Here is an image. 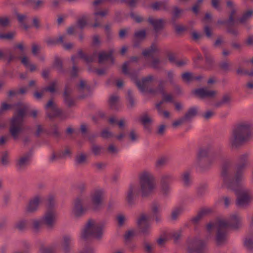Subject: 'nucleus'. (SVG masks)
Returning a JSON list of instances; mask_svg holds the SVG:
<instances>
[{"label": "nucleus", "instance_id": "obj_1", "mask_svg": "<svg viewBox=\"0 0 253 253\" xmlns=\"http://www.w3.org/2000/svg\"><path fill=\"white\" fill-rule=\"evenodd\" d=\"M104 191L103 189H93L89 196H81L76 198L73 203L72 215L79 218L83 216L89 211H99L103 206Z\"/></svg>", "mask_w": 253, "mask_h": 253}, {"label": "nucleus", "instance_id": "obj_2", "mask_svg": "<svg viewBox=\"0 0 253 253\" xmlns=\"http://www.w3.org/2000/svg\"><path fill=\"white\" fill-rule=\"evenodd\" d=\"M239 163L237 166L235 177H231L230 175V170L232 167V163L230 161H225L222 165L221 176L223 178V188L226 185L227 188L235 192L242 189L241 181L244 170L248 164V155L247 154L241 155L239 158Z\"/></svg>", "mask_w": 253, "mask_h": 253}, {"label": "nucleus", "instance_id": "obj_3", "mask_svg": "<svg viewBox=\"0 0 253 253\" xmlns=\"http://www.w3.org/2000/svg\"><path fill=\"white\" fill-rule=\"evenodd\" d=\"M252 134V127L251 124L241 123L235 127L230 139L232 148H239L244 143L248 141Z\"/></svg>", "mask_w": 253, "mask_h": 253}, {"label": "nucleus", "instance_id": "obj_4", "mask_svg": "<svg viewBox=\"0 0 253 253\" xmlns=\"http://www.w3.org/2000/svg\"><path fill=\"white\" fill-rule=\"evenodd\" d=\"M105 222L90 219L86 223L82 232V238L84 240L89 238L100 239L103 236Z\"/></svg>", "mask_w": 253, "mask_h": 253}, {"label": "nucleus", "instance_id": "obj_5", "mask_svg": "<svg viewBox=\"0 0 253 253\" xmlns=\"http://www.w3.org/2000/svg\"><path fill=\"white\" fill-rule=\"evenodd\" d=\"M114 52L113 49H111L108 51H102L100 52L98 55V63L100 64H106V65L104 67L100 68L89 67V70L99 76L105 74L108 67L114 63V59L113 56Z\"/></svg>", "mask_w": 253, "mask_h": 253}, {"label": "nucleus", "instance_id": "obj_6", "mask_svg": "<svg viewBox=\"0 0 253 253\" xmlns=\"http://www.w3.org/2000/svg\"><path fill=\"white\" fill-rule=\"evenodd\" d=\"M159 51L157 44L153 42L150 46L143 50V66L152 68L154 69H160L161 60L159 58H154V54Z\"/></svg>", "mask_w": 253, "mask_h": 253}, {"label": "nucleus", "instance_id": "obj_7", "mask_svg": "<svg viewBox=\"0 0 253 253\" xmlns=\"http://www.w3.org/2000/svg\"><path fill=\"white\" fill-rule=\"evenodd\" d=\"M156 178L154 175L147 171H143V198H149L155 194Z\"/></svg>", "mask_w": 253, "mask_h": 253}, {"label": "nucleus", "instance_id": "obj_8", "mask_svg": "<svg viewBox=\"0 0 253 253\" xmlns=\"http://www.w3.org/2000/svg\"><path fill=\"white\" fill-rule=\"evenodd\" d=\"M142 191V175H139L138 182L131 183L126 194V200L129 205L135 204L136 201Z\"/></svg>", "mask_w": 253, "mask_h": 253}, {"label": "nucleus", "instance_id": "obj_9", "mask_svg": "<svg viewBox=\"0 0 253 253\" xmlns=\"http://www.w3.org/2000/svg\"><path fill=\"white\" fill-rule=\"evenodd\" d=\"M97 56V52L96 51H94L92 54L87 55L84 53L82 50L79 51L77 55L72 56L71 59L73 66L71 71L72 77H76L77 76L78 69L76 64L78 63L79 58L83 59L87 64H89L95 60Z\"/></svg>", "mask_w": 253, "mask_h": 253}, {"label": "nucleus", "instance_id": "obj_10", "mask_svg": "<svg viewBox=\"0 0 253 253\" xmlns=\"http://www.w3.org/2000/svg\"><path fill=\"white\" fill-rule=\"evenodd\" d=\"M137 59V57H132L130 61L125 62L122 65V70L124 74L129 77L141 92L142 91V81L138 77V71L133 70L131 67L130 69L128 68L130 62H136Z\"/></svg>", "mask_w": 253, "mask_h": 253}, {"label": "nucleus", "instance_id": "obj_11", "mask_svg": "<svg viewBox=\"0 0 253 253\" xmlns=\"http://www.w3.org/2000/svg\"><path fill=\"white\" fill-rule=\"evenodd\" d=\"M216 232L215 234V243L217 246H221L225 244L228 240V230L226 227V224L220 222L218 219L216 220Z\"/></svg>", "mask_w": 253, "mask_h": 253}, {"label": "nucleus", "instance_id": "obj_12", "mask_svg": "<svg viewBox=\"0 0 253 253\" xmlns=\"http://www.w3.org/2000/svg\"><path fill=\"white\" fill-rule=\"evenodd\" d=\"M206 244L203 240L193 239L188 243V253H205Z\"/></svg>", "mask_w": 253, "mask_h": 253}, {"label": "nucleus", "instance_id": "obj_13", "mask_svg": "<svg viewBox=\"0 0 253 253\" xmlns=\"http://www.w3.org/2000/svg\"><path fill=\"white\" fill-rule=\"evenodd\" d=\"M57 217V214L55 210L52 208H49L41 218L43 224L46 228L48 229H51L55 225Z\"/></svg>", "mask_w": 253, "mask_h": 253}, {"label": "nucleus", "instance_id": "obj_14", "mask_svg": "<svg viewBox=\"0 0 253 253\" xmlns=\"http://www.w3.org/2000/svg\"><path fill=\"white\" fill-rule=\"evenodd\" d=\"M236 13V10L233 8L231 11L228 19L225 20H219L217 22V23L219 24L226 25L227 32L233 35L235 37H237L239 34L238 30L233 27L236 23L234 19V16Z\"/></svg>", "mask_w": 253, "mask_h": 253}, {"label": "nucleus", "instance_id": "obj_15", "mask_svg": "<svg viewBox=\"0 0 253 253\" xmlns=\"http://www.w3.org/2000/svg\"><path fill=\"white\" fill-rule=\"evenodd\" d=\"M220 222L226 224V227L230 228L235 231L239 230L242 227V218L238 214H233L230 215L228 221L221 219H218Z\"/></svg>", "mask_w": 253, "mask_h": 253}, {"label": "nucleus", "instance_id": "obj_16", "mask_svg": "<svg viewBox=\"0 0 253 253\" xmlns=\"http://www.w3.org/2000/svg\"><path fill=\"white\" fill-rule=\"evenodd\" d=\"M45 109L47 115L50 119L55 117L60 118L61 119L64 118L62 111L58 109L52 100H49L45 106Z\"/></svg>", "mask_w": 253, "mask_h": 253}, {"label": "nucleus", "instance_id": "obj_17", "mask_svg": "<svg viewBox=\"0 0 253 253\" xmlns=\"http://www.w3.org/2000/svg\"><path fill=\"white\" fill-rule=\"evenodd\" d=\"M237 196L236 205L240 208L248 205L251 201V196L249 191H244L243 189L237 191L235 193Z\"/></svg>", "mask_w": 253, "mask_h": 253}, {"label": "nucleus", "instance_id": "obj_18", "mask_svg": "<svg viewBox=\"0 0 253 253\" xmlns=\"http://www.w3.org/2000/svg\"><path fill=\"white\" fill-rule=\"evenodd\" d=\"M44 133L48 135H51L56 138H58L60 137V133L58 127L56 125L51 126L49 130H46L42 126H36L35 134L37 136Z\"/></svg>", "mask_w": 253, "mask_h": 253}, {"label": "nucleus", "instance_id": "obj_19", "mask_svg": "<svg viewBox=\"0 0 253 253\" xmlns=\"http://www.w3.org/2000/svg\"><path fill=\"white\" fill-rule=\"evenodd\" d=\"M147 21L149 25L153 27L157 37L165 28L166 20L164 19H155L153 17H149Z\"/></svg>", "mask_w": 253, "mask_h": 253}, {"label": "nucleus", "instance_id": "obj_20", "mask_svg": "<svg viewBox=\"0 0 253 253\" xmlns=\"http://www.w3.org/2000/svg\"><path fill=\"white\" fill-rule=\"evenodd\" d=\"M42 200V197L40 195H36L32 197L26 207V211L29 213H33L36 211Z\"/></svg>", "mask_w": 253, "mask_h": 253}, {"label": "nucleus", "instance_id": "obj_21", "mask_svg": "<svg viewBox=\"0 0 253 253\" xmlns=\"http://www.w3.org/2000/svg\"><path fill=\"white\" fill-rule=\"evenodd\" d=\"M210 149V146H208L206 149H203L202 148H200L199 149V152L197 155V162L199 166L201 167L203 169H205L208 168L209 166L211 165V163H210L209 160L206 159L207 161H208V164L204 165L202 164V161L206 158L209 153Z\"/></svg>", "mask_w": 253, "mask_h": 253}, {"label": "nucleus", "instance_id": "obj_22", "mask_svg": "<svg viewBox=\"0 0 253 253\" xmlns=\"http://www.w3.org/2000/svg\"><path fill=\"white\" fill-rule=\"evenodd\" d=\"M192 92L196 97L203 99L206 97H213L216 94L215 90H208L204 88L195 89L192 91Z\"/></svg>", "mask_w": 253, "mask_h": 253}, {"label": "nucleus", "instance_id": "obj_23", "mask_svg": "<svg viewBox=\"0 0 253 253\" xmlns=\"http://www.w3.org/2000/svg\"><path fill=\"white\" fill-rule=\"evenodd\" d=\"M77 88L81 98L86 97L91 93L90 87L87 84L85 81L81 80Z\"/></svg>", "mask_w": 253, "mask_h": 253}, {"label": "nucleus", "instance_id": "obj_24", "mask_svg": "<svg viewBox=\"0 0 253 253\" xmlns=\"http://www.w3.org/2000/svg\"><path fill=\"white\" fill-rule=\"evenodd\" d=\"M108 13V9H104L102 10H98L95 9L93 13L94 17V23L91 24V26L93 28H96L98 27H101V24L100 23V21L102 18L105 17Z\"/></svg>", "mask_w": 253, "mask_h": 253}, {"label": "nucleus", "instance_id": "obj_25", "mask_svg": "<svg viewBox=\"0 0 253 253\" xmlns=\"http://www.w3.org/2000/svg\"><path fill=\"white\" fill-rule=\"evenodd\" d=\"M72 240L73 237L71 235H66L63 237L61 247L63 253H70Z\"/></svg>", "mask_w": 253, "mask_h": 253}, {"label": "nucleus", "instance_id": "obj_26", "mask_svg": "<svg viewBox=\"0 0 253 253\" xmlns=\"http://www.w3.org/2000/svg\"><path fill=\"white\" fill-rule=\"evenodd\" d=\"M172 178L171 175H163L161 180L162 190L164 194H168L169 190V184L172 181Z\"/></svg>", "mask_w": 253, "mask_h": 253}, {"label": "nucleus", "instance_id": "obj_27", "mask_svg": "<svg viewBox=\"0 0 253 253\" xmlns=\"http://www.w3.org/2000/svg\"><path fill=\"white\" fill-rule=\"evenodd\" d=\"M17 57L14 54L11 48H7L4 52L0 51V59H4L7 60L8 63L15 60Z\"/></svg>", "mask_w": 253, "mask_h": 253}, {"label": "nucleus", "instance_id": "obj_28", "mask_svg": "<svg viewBox=\"0 0 253 253\" xmlns=\"http://www.w3.org/2000/svg\"><path fill=\"white\" fill-rule=\"evenodd\" d=\"M31 156V153L28 152L20 157L17 162L18 168L22 169L27 166L30 162Z\"/></svg>", "mask_w": 253, "mask_h": 253}, {"label": "nucleus", "instance_id": "obj_29", "mask_svg": "<svg viewBox=\"0 0 253 253\" xmlns=\"http://www.w3.org/2000/svg\"><path fill=\"white\" fill-rule=\"evenodd\" d=\"M71 154V151L69 148H66L64 150L60 151L56 153H53L51 157L50 160L54 161L58 159L65 158L70 156Z\"/></svg>", "mask_w": 253, "mask_h": 253}, {"label": "nucleus", "instance_id": "obj_30", "mask_svg": "<svg viewBox=\"0 0 253 253\" xmlns=\"http://www.w3.org/2000/svg\"><path fill=\"white\" fill-rule=\"evenodd\" d=\"M71 93L72 90L70 87L68 85H66L64 92V97L66 103L70 107L73 106L75 103L74 100L71 96Z\"/></svg>", "mask_w": 253, "mask_h": 253}, {"label": "nucleus", "instance_id": "obj_31", "mask_svg": "<svg viewBox=\"0 0 253 253\" xmlns=\"http://www.w3.org/2000/svg\"><path fill=\"white\" fill-rule=\"evenodd\" d=\"M232 101V96L231 93H227L224 94L221 99L217 101L214 104V106L216 108L220 107L225 104H229Z\"/></svg>", "mask_w": 253, "mask_h": 253}, {"label": "nucleus", "instance_id": "obj_32", "mask_svg": "<svg viewBox=\"0 0 253 253\" xmlns=\"http://www.w3.org/2000/svg\"><path fill=\"white\" fill-rule=\"evenodd\" d=\"M109 103L112 109H119L120 107L119 97L116 94L112 95L109 98Z\"/></svg>", "mask_w": 253, "mask_h": 253}, {"label": "nucleus", "instance_id": "obj_33", "mask_svg": "<svg viewBox=\"0 0 253 253\" xmlns=\"http://www.w3.org/2000/svg\"><path fill=\"white\" fill-rule=\"evenodd\" d=\"M82 137L84 139H87L89 141L92 142L94 139L98 136L97 133L90 134L86 132V127L85 125H82L81 127Z\"/></svg>", "mask_w": 253, "mask_h": 253}, {"label": "nucleus", "instance_id": "obj_34", "mask_svg": "<svg viewBox=\"0 0 253 253\" xmlns=\"http://www.w3.org/2000/svg\"><path fill=\"white\" fill-rule=\"evenodd\" d=\"M151 229L150 217L143 214V235H148Z\"/></svg>", "mask_w": 253, "mask_h": 253}, {"label": "nucleus", "instance_id": "obj_35", "mask_svg": "<svg viewBox=\"0 0 253 253\" xmlns=\"http://www.w3.org/2000/svg\"><path fill=\"white\" fill-rule=\"evenodd\" d=\"M14 227L19 231H23L28 227V221L25 219H20L15 222Z\"/></svg>", "mask_w": 253, "mask_h": 253}, {"label": "nucleus", "instance_id": "obj_36", "mask_svg": "<svg viewBox=\"0 0 253 253\" xmlns=\"http://www.w3.org/2000/svg\"><path fill=\"white\" fill-rule=\"evenodd\" d=\"M66 37L67 34H64L62 36H60L59 38H48L46 40V42L49 45H53L61 43V42H63V39H66Z\"/></svg>", "mask_w": 253, "mask_h": 253}, {"label": "nucleus", "instance_id": "obj_37", "mask_svg": "<svg viewBox=\"0 0 253 253\" xmlns=\"http://www.w3.org/2000/svg\"><path fill=\"white\" fill-rule=\"evenodd\" d=\"M22 64L27 69H29L31 72H33L36 70V66L31 64L29 58L26 56H23L21 58Z\"/></svg>", "mask_w": 253, "mask_h": 253}, {"label": "nucleus", "instance_id": "obj_38", "mask_svg": "<svg viewBox=\"0 0 253 253\" xmlns=\"http://www.w3.org/2000/svg\"><path fill=\"white\" fill-rule=\"evenodd\" d=\"M55 244H52L47 246H42L40 249V253H56Z\"/></svg>", "mask_w": 253, "mask_h": 253}, {"label": "nucleus", "instance_id": "obj_39", "mask_svg": "<svg viewBox=\"0 0 253 253\" xmlns=\"http://www.w3.org/2000/svg\"><path fill=\"white\" fill-rule=\"evenodd\" d=\"M133 41L134 46L138 47L140 45L142 41V30L135 32Z\"/></svg>", "mask_w": 253, "mask_h": 253}, {"label": "nucleus", "instance_id": "obj_40", "mask_svg": "<svg viewBox=\"0 0 253 253\" xmlns=\"http://www.w3.org/2000/svg\"><path fill=\"white\" fill-rule=\"evenodd\" d=\"M88 20L89 16L88 15H84L78 20L76 26L83 29L87 25V21Z\"/></svg>", "mask_w": 253, "mask_h": 253}, {"label": "nucleus", "instance_id": "obj_41", "mask_svg": "<svg viewBox=\"0 0 253 253\" xmlns=\"http://www.w3.org/2000/svg\"><path fill=\"white\" fill-rule=\"evenodd\" d=\"M108 122L110 125H118L119 128L123 130L124 125H125V121L124 120L122 119L120 121H118L117 119L114 117H111L108 119Z\"/></svg>", "mask_w": 253, "mask_h": 253}, {"label": "nucleus", "instance_id": "obj_42", "mask_svg": "<svg viewBox=\"0 0 253 253\" xmlns=\"http://www.w3.org/2000/svg\"><path fill=\"white\" fill-rule=\"evenodd\" d=\"M169 160V158L166 156H162L158 158L155 162V167L157 168H162L165 166Z\"/></svg>", "mask_w": 253, "mask_h": 253}, {"label": "nucleus", "instance_id": "obj_43", "mask_svg": "<svg viewBox=\"0 0 253 253\" xmlns=\"http://www.w3.org/2000/svg\"><path fill=\"white\" fill-rule=\"evenodd\" d=\"M32 227L34 230L36 232L39 231L42 225L43 222L42 218L40 219H34L31 220Z\"/></svg>", "mask_w": 253, "mask_h": 253}, {"label": "nucleus", "instance_id": "obj_44", "mask_svg": "<svg viewBox=\"0 0 253 253\" xmlns=\"http://www.w3.org/2000/svg\"><path fill=\"white\" fill-rule=\"evenodd\" d=\"M231 65V63L227 60L221 62L218 65L219 69L225 73L230 70Z\"/></svg>", "mask_w": 253, "mask_h": 253}, {"label": "nucleus", "instance_id": "obj_45", "mask_svg": "<svg viewBox=\"0 0 253 253\" xmlns=\"http://www.w3.org/2000/svg\"><path fill=\"white\" fill-rule=\"evenodd\" d=\"M252 15H253V10H248L244 13L242 16L237 20L239 23H244L249 19Z\"/></svg>", "mask_w": 253, "mask_h": 253}, {"label": "nucleus", "instance_id": "obj_46", "mask_svg": "<svg viewBox=\"0 0 253 253\" xmlns=\"http://www.w3.org/2000/svg\"><path fill=\"white\" fill-rule=\"evenodd\" d=\"M197 115V109L195 107H191L188 109L183 117L186 120H189L196 116Z\"/></svg>", "mask_w": 253, "mask_h": 253}, {"label": "nucleus", "instance_id": "obj_47", "mask_svg": "<svg viewBox=\"0 0 253 253\" xmlns=\"http://www.w3.org/2000/svg\"><path fill=\"white\" fill-rule=\"evenodd\" d=\"M0 162L3 166H7L9 163V154L7 151L2 152L0 155Z\"/></svg>", "mask_w": 253, "mask_h": 253}, {"label": "nucleus", "instance_id": "obj_48", "mask_svg": "<svg viewBox=\"0 0 253 253\" xmlns=\"http://www.w3.org/2000/svg\"><path fill=\"white\" fill-rule=\"evenodd\" d=\"M100 136L105 139L111 138L115 136V134L109 131L108 128L106 127L102 130Z\"/></svg>", "mask_w": 253, "mask_h": 253}, {"label": "nucleus", "instance_id": "obj_49", "mask_svg": "<svg viewBox=\"0 0 253 253\" xmlns=\"http://www.w3.org/2000/svg\"><path fill=\"white\" fill-rule=\"evenodd\" d=\"M182 211L183 208L182 207H177L174 209L171 214V219L172 220H177Z\"/></svg>", "mask_w": 253, "mask_h": 253}, {"label": "nucleus", "instance_id": "obj_50", "mask_svg": "<svg viewBox=\"0 0 253 253\" xmlns=\"http://www.w3.org/2000/svg\"><path fill=\"white\" fill-rule=\"evenodd\" d=\"M181 13V10L177 6L174 7L171 17V21L173 23H175L176 19L180 17Z\"/></svg>", "mask_w": 253, "mask_h": 253}, {"label": "nucleus", "instance_id": "obj_51", "mask_svg": "<svg viewBox=\"0 0 253 253\" xmlns=\"http://www.w3.org/2000/svg\"><path fill=\"white\" fill-rule=\"evenodd\" d=\"M188 28L186 26H184L181 25H174L175 32L176 35L181 36L183 34V33L188 30Z\"/></svg>", "mask_w": 253, "mask_h": 253}, {"label": "nucleus", "instance_id": "obj_52", "mask_svg": "<svg viewBox=\"0 0 253 253\" xmlns=\"http://www.w3.org/2000/svg\"><path fill=\"white\" fill-rule=\"evenodd\" d=\"M182 80L186 83H190L193 81V74L191 72H184L181 75Z\"/></svg>", "mask_w": 253, "mask_h": 253}, {"label": "nucleus", "instance_id": "obj_53", "mask_svg": "<svg viewBox=\"0 0 253 253\" xmlns=\"http://www.w3.org/2000/svg\"><path fill=\"white\" fill-rule=\"evenodd\" d=\"M106 152L109 154L115 155L119 152V149L114 144H110L106 148Z\"/></svg>", "mask_w": 253, "mask_h": 253}, {"label": "nucleus", "instance_id": "obj_54", "mask_svg": "<svg viewBox=\"0 0 253 253\" xmlns=\"http://www.w3.org/2000/svg\"><path fill=\"white\" fill-rule=\"evenodd\" d=\"M53 66L59 72L63 71L62 61L60 58L56 57L55 58Z\"/></svg>", "mask_w": 253, "mask_h": 253}, {"label": "nucleus", "instance_id": "obj_55", "mask_svg": "<svg viewBox=\"0 0 253 253\" xmlns=\"http://www.w3.org/2000/svg\"><path fill=\"white\" fill-rule=\"evenodd\" d=\"M138 233L137 230H130L126 232L125 235V238L126 241L130 240L133 237Z\"/></svg>", "mask_w": 253, "mask_h": 253}, {"label": "nucleus", "instance_id": "obj_56", "mask_svg": "<svg viewBox=\"0 0 253 253\" xmlns=\"http://www.w3.org/2000/svg\"><path fill=\"white\" fill-rule=\"evenodd\" d=\"M25 4H28L30 3H35V8H38L42 6L44 3V0H25Z\"/></svg>", "mask_w": 253, "mask_h": 253}, {"label": "nucleus", "instance_id": "obj_57", "mask_svg": "<svg viewBox=\"0 0 253 253\" xmlns=\"http://www.w3.org/2000/svg\"><path fill=\"white\" fill-rule=\"evenodd\" d=\"M91 151L95 156H98L101 154L103 147L95 144H92L91 147Z\"/></svg>", "mask_w": 253, "mask_h": 253}, {"label": "nucleus", "instance_id": "obj_58", "mask_svg": "<svg viewBox=\"0 0 253 253\" xmlns=\"http://www.w3.org/2000/svg\"><path fill=\"white\" fill-rule=\"evenodd\" d=\"M213 210L211 208H203L198 211L203 218L207 215H210L213 212Z\"/></svg>", "mask_w": 253, "mask_h": 253}, {"label": "nucleus", "instance_id": "obj_59", "mask_svg": "<svg viewBox=\"0 0 253 253\" xmlns=\"http://www.w3.org/2000/svg\"><path fill=\"white\" fill-rule=\"evenodd\" d=\"M116 220L118 226L121 227L124 224L126 218L124 214L119 213L116 216Z\"/></svg>", "mask_w": 253, "mask_h": 253}, {"label": "nucleus", "instance_id": "obj_60", "mask_svg": "<svg viewBox=\"0 0 253 253\" xmlns=\"http://www.w3.org/2000/svg\"><path fill=\"white\" fill-rule=\"evenodd\" d=\"M170 235L171 237L174 240V243L176 244L178 243V240L181 238L182 235V231L181 230H179L176 232L171 233Z\"/></svg>", "mask_w": 253, "mask_h": 253}, {"label": "nucleus", "instance_id": "obj_61", "mask_svg": "<svg viewBox=\"0 0 253 253\" xmlns=\"http://www.w3.org/2000/svg\"><path fill=\"white\" fill-rule=\"evenodd\" d=\"M79 253H95V250L94 248L90 245H85Z\"/></svg>", "mask_w": 253, "mask_h": 253}, {"label": "nucleus", "instance_id": "obj_62", "mask_svg": "<svg viewBox=\"0 0 253 253\" xmlns=\"http://www.w3.org/2000/svg\"><path fill=\"white\" fill-rule=\"evenodd\" d=\"M166 81L161 80L159 82V84L156 88L157 92L161 93L162 95H165V84Z\"/></svg>", "mask_w": 253, "mask_h": 253}, {"label": "nucleus", "instance_id": "obj_63", "mask_svg": "<svg viewBox=\"0 0 253 253\" xmlns=\"http://www.w3.org/2000/svg\"><path fill=\"white\" fill-rule=\"evenodd\" d=\"M86 156L84 154L81 153L77 155L76 158V162L78 164H82L85 162Z\"/></svg>", "mask_w": 253, "mask_h": 253}, {"label": "nucleus", "instance_id": "obj_64", "mask_svg": "<svg viewBox=\"0 0 253 253\" xmlns=\"http://www.w3.org/2000/svg\"><path fill=\"white\" fill-rule=\"evenodd\" d=\"M244 246L250 251L253 250V239L246 238L244 243Z\"/></svg>", "mask_w": 253, "mask_h": 253}]
</instances>
